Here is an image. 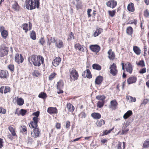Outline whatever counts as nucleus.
I'll list each match as a JSON object with an SVG mask.
<instances>
[{
    "instance_id": "nucleus-1",
    "label": "nucleus",
    "mask_w": 149,
    "mask_h": 149,
    "mask_svg": "<svg viewBox=\"0 0 149 149\" xmlns=\"http://www.w3.org/2000/svg\"><path fill=\"white\" fill-rule=\"evenodd\" d=\"M28 61L31 64H33L36 66L39 67L44 63L43 57L40 55H32L29 57Z\"/></svg>"
},
{
    "instance_id": "nucleus-2",
    "label": "nucleus",
    "mask_w": 149,
    "mask_h": 149,
    "mask_svg": "<svg viewBox=\"0 0 149 149\" xmlns=\"http://www.w3.org/2000/svg\"><path fill=\"white\" fill-rule=\"evenodd\" d=\"M25 5L26 8L28 10L38 8L40 6V0H25Z\"/></svg>"
},
{
    "instance_id": "nucleus-3",
    "label": "nucleus",
    "mask_w": 149,
    "mask_h": 149,
    "mask_svg": "<svg viewBox=\"0 0 149 149\" xmlns=\"http://www.w3.org/2000/svg\"><path fill=\"white\" fill-rule=\"evenodd\" d=\"M69 76L70 81H75L78 79L79 77L78 71L74 68L69 70Z\"/></svg>"
},
{
    "instance_id": "nucleus-4",
    "label": "nucleus",
    "mask_w": 149,
    "mask_h": 149,
    "mask_svg": "<svg viewBox=\"0 0 149 149\" xmlns=\"http://www.w3.org/2000/svg\"><path fill=\"white\" fill-rule=\"evenodd\" d=\"M122 65V69L125 72V69L127 72L131 74L132 73L133 69V66L129 62H127L126 63H121Z\"/></svg>"
},
{
    "instance_id": "nucleus-5",
    "label": "nucleus",
    "mask_w": 149,
    "mask_h": 149,
    "mask_svg": "<svg viewBox=\"0 0 149 149\" xmlns=\"http://www.w3.org/2000/svg\"><path fill=\"white\" fill-rule=\"evenodd\" d=\"M9 51L8 47L2 45L0 48V56L3 57L7 55Z\"/></svg>"
},
{
    "instance_id": "nucleus-6",
    "label": "nucleus",
    "mask_w": 149,
    "mask_h": 149,
    "mask_svg": "<svg viewBox=\"0 0 149 149\" xmlns=\"http://www.w3.org/2000/svg\"><path fill=\"white\" fill-rule=\"evenodd\" d=\"M110 73L113 76H116L118 74V70L117 69V66L116 63H113L110 68Z\"/></svg>"
},
{
    "instance_id": "nucleus-7",
    "label": "nucleus",
    "mask_w": 149,
    "mask_h": 149,
    "mask_svg": "<svg viewBox=\"0 0 149 149\" xmlns=\"http://www.w3.org/2000/svg\"><path fill=\"white\" fill-rule=\"evenodd\" d=\"M38 118L37 117H33V120L31 121L30 123L29 124V126L30 127L33 128L37 127H38Z\"/></svg>"
},
{
    "instance_id": "nucleus-8",
    "label": "nucleus",
    "mask_w": 149,
    "mask_h": 149,
    "mask_svg": "<svg viewBox=\"0 0 149 149\" xmlns=\"http://www.w3.org/2000/svg\"><path fill=\"white\" fill-rule=\"evenodd\" d=\"M117 4V1L114 0H109L106 2L107 6L112 9L115 8Z\"/></svg>"
},
{
    "instance_id": "nucleus-9",
    "label": "nucleus",
    "mask_w": 149,
    "mask_h": 149,
    "mask_svg": "<svg viewBox=\"0 0 149 149\" xmlns=\"http://www.w3.org/2000/svg\"><path fill=\"white\" fill-rule=\"evenodd\" d=\"M89 48L92 52L97 53L101 49L100 46L98 45H92L90 46Z\"/></svg>"
},
{
    "instance_id": "nucleus-10",
    "label": "nucleus",
    "mask_w": 149,
    "mask_h": 149,
    "mask_svg": "<svg viewBox=\"0 0 149 149\" xmlns=\"http://www.w3.org/2000/svg\"><path fill=\"white\" fill-rule=\"evenodd\" d=\"M9 77V73L5 70H0V78L1 79H7Z\"/></svg>"
},
{
    "instance_id": "nucleus-11",
    "label": "nucleus",
    "mask_w": 149,
    "mask_h": 149,
    "mask_svg": "<svg viewBox=\"0 0 149 149\" xmlns=\"http://www.w3.org/2000/svg\"><path fill=\"white\" fill-rule=\"evenodd\" d=\"M61 59L60 57H56L53 60L52 64L53 66L55 67H56L58 66L61 63Z\"/></svg>"
},
{
    "instance_id": "nucleus-12",
    "label": "nucleus",
    "mask_w": 149,
    "mask_h": 149,
    "mask_svg": "<svg viewBox=\"0 0 149 149\" xmlns=\"http://www.w3.org/2000/svg\"><path fill=\"white\" fill-rule=\"evenodd\" d=\"M15 61L18 64L22 63L24 61V58L21 54H17L15 56Z\"/></svg>"
},
{
    "instance_id": "nucleus-13",
    "label": "nucleus",
    "mask_w": 149,
    "mask_h": 149,
    "mask_svg": "<svg viewBox=\"0 0 149 149\" xmlns=\"http://www.w3.org/2000/svg\"><path fill=\"white\" fill-rule=\"evenodd\" d=\"M29 26L28 24L24 23L22 24L23 29L25 31V33H27L29 30H30L32 29V24L30 22H29Z\"/></svg>"
},
{
    "instance_id": "nucleus-14",
    "label": "nucleus",
    "mask_w": 149,
    "mask_h": 149,
    "mask_svg": "<svg viewBox=\"0 0 149 149\" xmlns=\"http://www.w3.org/2000/svg\"><path fill=\"white\" fill-rule=\"evenodd\" d=\"M82 76L85 78L86 77L89 79H91L92 77V75L91 74V72L88 69H87L83 72Z\"/></svg>"
},
{
    "instance_id": "nucleus-15",
    "label": "nucleus",
    "mask_w": 149,
    "mask_h": 149,
    "mask_svg": "<svg viewBox=\"0 0 149 149\" xmlns=\"http://www.w3.org/2000/svg\"><path fill=\"white\" fill-rule=\"evenodd\" d=\"M48 113L50 114H55L58 113V110L56 107H49L47 110Z\"/></svg>"
},
{
    "instance_id": "nucleus-16",
    "label": "nucleus",
    "mask_w": 149,
    "mask_h": 149,
    "mask_svg": "<svg viewBox=\"0 0 149 149\" xmlns=\"http://www.w3.org/2000/svg\"><path fill=\"white\" fill-rule=\"evenodd\" d=\"M108 58L110 60H113L115 59V54L111 49H110L107 52Z\"/></svg>"
},
{
    "instance_id": "nucleus-17",
    "label": "nucleus",
    "mask_w": 149,
    "mask_h": 149,
    "mask_svg": "<svg viewBox=\"0 0 149 149\" xmlns=\"http://www.w3.org/2000/svg\"><path fill=\"white\" fill-rule=\"evenodd\" d=\"M84 45H81L79 43H76L74 46V47L75 49L83 52H84L85 51V50L84 48Z\"/></svg>"
},
{
    "instance_id": "nucleus-18",
    "label": "nucleus",
    "mask_w": 149,
    "mask_h": 149,
    "mask_svg": "<svg viewBox=\"0 0 149 149\" xmlns=\"http://www.w3.org/2000/svg\"><path fill=\"white\" fill-rule=\"evenodd\" d=\"M137 80L136 77L132 76L127 79V81L128 84H130L135 83Z\"/></svg>"
},
{
    "instance_id": "nucleus-19",
    "label": "nucleus",
    "mask_w": 149,
    "mask_h": 149,
    "mask_svg": "<svg viewBox=\"0 0 149 149\" xmlns=\"http://www.w3.org/2000/svg\"><path fill=\"white\" fill-rule=\"evenodd\" d=\"M127 9L129 12H134L135 10V8L134 3L132 2L130 3L127 6Z\"/></svg>"
},
{
    "instance_id": "nucleus-20",
    "label": "nucleus",
    "mask_w": 149,
    "mask_h": 149,
    "mask_svg": "<svg viewBox=\"0 0 149 149\" xmlns=\"http://www.w3.org/2000/svg\"><path fill=\"white\" fill-rule=\"evenodd\" d=\"M103 80V78L102 76H97L95 81V84L97 85H100L102 82Z\"/></svg>"
},
{
    "instance_id": "nucleus-21",
    "label": "nucleus",
    "mask_w": 149,
    "mask_h": 149,
    "mask_svg": "<svg viewBox=\"0 0 149 149\" xmlns=\"http://www.w3.org/2000/svg\"><path fill=\"white\" fill-rule=\"evenodd\" d=\"M110 104V107L113 110H115L117 107L118 103L116 100H114L111 101Z\"/></svg>"
},
{
    "instance_id": "nucleus-22",
    "label": "nucleus",
    "mask_w": 149,
    "mask_h": 149,
    "mask_svg": "<svg viewBox=\"0 0 149 149\" xmlns=\"http://www.w3.org/2000/svg\"><path fill=\"white\" fill-rule=\"evenodd\" d=\"M66 108L68 112L72 113L73 112L75 109L74 107L70 103H67L66 105Z\"/></svg>"
},
{
    "instance_id": "nucleus-23",
    "label": "nucleus",
    "mask_w": 149,
    "mask_h": 149,
    "mask_svg": "<svg viewBox=\"0 0 149 149\" xmlns=\"http://www.w3.org/2000/svg\"><path fill=\"white\" fill-rule=\"evenodd\" d=\"M133 49L134 52L136 55H139L140 54L141 50L139 47L137 46H134L133 47Z\"/></svg>"
},
{
    "instance_id": "nucleus-24",
    "label": "nucleus",
    "mask_w": 149,
    "mask_h": 149,
    "mask_svg": "<svg viewBox=\"0 0 149 149\" xmlns=\"http://www.w3.org/2000/svg\"><path fill=\"white\" fill-rule=\"evenodd\" d=\"M91 116L95 119H100L101 117V115L100 113L97 112H93L91 113Z\"/></svg>"
},
{
    "instance_id": "nucleus-25",
    "label": "nucleus",
    "mask_w": 149,
    "mask_h": 149,
    "mask_svg": "<svg viewBox=\"0 0 149 149\" xmlns=\"http://www.w3.org/2000/svg\"><path fill=\"white\" fill-rule=\"evenodd\" d=\"M34 128V129L33 130V132L34 134L33 137L35 138L39 137L40 135V131L38 128L36 127Z\"/></svg>"
},
{
    "instance_id": "nucleus-26",
    "label": "nucleus",
    "mask_w": 149,
    "mask_h": 149,
    "mask_svg": "<svg viewBox=\"0 0 149 149\" xmlns=\"http://www.w3.org/2000/svg\"><path fill=\"white\" fill-rule=\"evenodd\" d=\"M64 82L63 80H60L57 82L56 84V88L57 89H63L64 87Z\"/></svg>"
},
{
    "instance_id": "nucleus-27",
    "label": "nucleus",
    "mask_w": 149,
    "mask_h": 149,
    "mask_svg": "<svg viewBox=\"0 0 149 149\" xmlns=\"http://www.w3.org/2000/svg\"><path fill=\"white\" fill-rule=\"evenodd\" d=\"M20 7L19 5L17 2L16 1H15L14 3L12 5V8L15 10L16 11H19L20 9Z\"/></svg>"
},
{
    "instance_id": "nucleus-28",
    "label": "nucleus",
    "mask_w": 149,
    "mask_h": 149,
    "mask_svg": "<svg viewBox=\"0 0 149 149\" xmlns=\"http://www.w3.org/2000/svg\"><path fill=\"white\" fill-rule=\"evenodd\" d=\"M16 102L17 104L19 106H22L24 103V101L23 99L22 98L17 97Z\"/></svg>"
},
{
    "instance_id": "nucleus-29",
    "label": "nucleus",
    "mask_w": 149,
    "mask_h": 149,
    "mask_svg": "<svg viewBox=\"0 0 149 149\" xmlns=\"http://www.w3.org/2000/svg\"><path fill=\"white\" fill-rule=\"evenodd\" d=\"M103 30V29L102 28L97 29L93 34L94 36L95 37L99 36L102 32Z\"/></svg>"
},
{
    "instance_id": "nucleus-30",
    "label": "nucleus",
    "mask_w": 149,
    "mask_h": 149,
    "mask_svg": "<svg viewBox=\"0 0 149 149\" xmlns=\"http://www.w3.org/2000/svg\"><path fill=\"white\" fill-rule=\"evenodd\" d=\"M126 32L127 34L132 36L133 32L132 28L130 26L128 27L126 29Z\"/></svg>"
},
{
    "instance_id": "nucleus-31",
    "label": "nucleus",
    "mask_w": 149,
    "mask_h": 149,
    "mask_svg": "<svg viewBox=\"0 0 149 149\" xmlns=\"http://www.w3.org/2000/svg\"><path fill=\"white\" fill-rule=\"evenodd\" d=\"M132 111L131 110H129L124 114L123 116V118L125 119H126L132 115Z\"/></svg>"
},
{
    "instance_id": "nucleus-32",
    "label": "nucleus",
    "mask_w": 149,
    "mask_h": 149,
    "mask_svg": "<svg viewBox=\"0 0 149 149\" xmlns=\"http://www.w3.org/2000/svg\"><path fill=\"white\" fill-rule=\"evenodd\" d=\"M56 46L58 48H61L63 47V43L61 40H59L58 42H57L55 43Z\"/></svg>"
},
{
    "instance_id": "nucleus-33",
    "label": "nucleus",
    "mask_w": 149,
    "mask_h": 149,
    "mask_svg": "<svg viewBox=\"0 0 149 149\" xmlns=\"http://www.w3.org/2000/svg\"><path fill=\"white\" fill-rule=\"evenodd\" d=\"M105 124V122L104 120L103 119H101L100 120H98L96 123V124L97 126L98 127H100L104 125Z\"/></svg>"
},
{
    "instance_id": "nucleus-34",
    "label": "nucleus",
    "mask_w": 149,
    "mask_h": 149,
    "mask_svg": "<svg viewBox=\"0 0 149 149\" xmlns=\"http://www.w3.org/2000/svg\"><path fill=\"white\" fill-rule=\"evenodd\" d=\"M142 148H149V139H147L144 141Z\"/></svg>"
},
{
    "instance_id": "nucleus-35",
    "label": "nucleus",
    "mask_w": 149,
    "mask_h": 149,
    "mask_svg": "<svg viewBox=\"0 0 149 149\" xmlns=\"http://www.w3.org/2000/svg\"><path fill=\"white\" fill-rule=\"evenodd\" d=\"M136 63L138 66L141 67H143L145 66V62L143 60L139 61L138 62L136 61Z\"/></svg>"
},
{
    "instance_id": "nucleus-36",
    "label": "nucleus",
    "mask_w": 149,
    "mask_h": 149,
    "mask_svg": "<svg viewBox=\"0 0 149 149\" xmlns=\"http://www.w3.org/2000/svg\"><path fill=\"white\" fill-rule=\"evenodd\" d=\"M8 129L10 131V132L12 135L13 136H16L17 137V136L16 134L15 129L14 128H13L12 127L9 126L8 127Z\"/></svg>"
},
{
    "instance_id": "nucleus-37",
    "label": "nucleus",
    "mask_w": 149,
    "mask_h": 149,
    "mask_svg": "<svg viewBox=\"0 0 149 149\" xmlns=\"http://www.w3.org/2000/svg\"><path fill=\"white\" fill-rule=\"evenodd\" d=\"M27 128L25 125H22L21 127L20 132L22 133H24L25 134H26L27 133Z\"/></svg>"
},
{
    "instance_id": "nucleus-38",
    "label": "nucleus",
    "mask_w": 149,
    "mask_h": 149,
    "mask_svg": "<svg viewBox=\"0 0 149 149\" xmlns=\"http://www.w3.org/2000/svg\"><path fill=\"white\" fill-rule=\"evenodd\" d=\"M92 67L94 69L96 70H100L102 68L101 66L100 65L97 63L93 64L92 65Z\"/></svg>"
},
{
    "instance_id": "nucleus-39",
    "label": "nucleus",
    "mask_w": 149,
    "mask_h": 149,
    "mask_svg": "<svg viewBox=\"0 0 149 149\" xmlns=\"http://www.w3.org/2000/svg\"><path fill=\"white\" fill-rule=\"evenodd\" d=\"M47 43L49 44V45L51 44L52 43H54L55 42L56 40L54 37L53 38L51 37H47Z\"/></svg>"
},
{
    "instance_id": "nucleus-40",
    "label": "nucleus",
    "mask_w": 149,
    "mask_h": 149,
    "mask_svg": "<svg viewBox=\"0 0 149 149\" xmlns=\"http://www.w3.org/2000/svg\"><path fill=\"white\" fill-rule=\"evenodd\" d=\"M38 97L43 99H45L47 97V95L45 93L41 92L39 94Z\"/></svg>"
},
{
    "instance_id": "nucleus-41",
    "label": "nucleus",
    "mask_w": 149,
    "mask_h": 149,
    "mask_svg": "<svg viewBox=\"0 0 149 149\" xmlns=\"http://www.w3.org/2000/svg\"><path fill=\"white\" fill-rule=\"evenodd\" d=\"M122 143L121 142H118V146L117 147L118 149H124L125 148V142H123V148L121 147Z\"/></svg>"
},
{
    "instance_id": "nucleus-42",
    "label": "nucleus",
    "mask_w": 149,
    "mask_h": 149,
    "mask_svg": "<svg viewBox=\"0 0 149 149\" xmlns=\"http://www.w3.org/2000/svg\"><path fill=\"white\" fill-rule=\"evenodd\" d=\"M31 38L33 40H35L36 39V33L34 31H32L30 35Z\"/></svg>"
},
{
    "instance_id": "nucleus-43",
    "label": "nucleus",
    "mask_w": 149,
    "mask_h": 149,
    "mask_svg": "<svg viewBox=\"0 0 149 149\" xmlns=\"http://www.w3.org/2000/svg\"><path fill=\"white\" fill-rule=\"evenodd\" d=\"M106 97L104 95H98L96 97L97 99L102 101H105Z\"/></svg>"
},
{
    "instance_id": "nucleus-44",
    "label": "nucleus",
    "mask_w": 149,
    "mask_h": 149,
    "mask_svg": "<svg viewBox=\"0 0 149 149\" xmlns=\"http://www.w3.org/2000/svg\"><path fill=\"white\" fill-rule=\"evenodd\" d=\"M108 13L109 16L111 17H113L116 13V10H109Z\"/></svg>"
},
{
    "instance_id": "nucleus-45",
    "label": "nucleus",
    "mask_w": 149,
    "mask_h": 149,
    "mask_svg": "<svg viewBox=\"0 0 149 149\" xmlns=\"http://www.w3.org/2000/svg\"><path fill=\"white\" fill-rule=\"evenodd\" d=\"M8 68L12 72L14 71L15 70V66L13 64H10L7 66Z\"/></svg>"
},
{
    "instance_id": "nucleus-46",
    "label": "nucleus",
    "mask_w": 149,
    "mask_h": 149,
    "mask_svg": "<svg viewBox=\"0 0 149 149\" xmlns=\"http://www.w3.org/2000/svg\"><path fill=\"white\" fill-rule=\"evenodd\" d=\"M1 35L3 38H6L8 35V31L5 30L1 32Z\"/></svg>"
},
{
    "instance_id": "nucleus-47",
    "label": "nucleus",
    "mask_w": 149,
    "mask_h": 149,
    "mask_svg": "<svg viewBox=\"0 0 149 149\" xmlns=\"http://www.w3.org/2000/svg\"><path fill=\"white\" fill-rule=\"evenodd\" d=\"M105 103V101H98L97 103V106L99 108H101L103 107Z\"/></svg>"
},
{
    "instance_id": "nucleus-48",
    "label": "nucleus",
    "mask_w": 149,
    "mask_h": 149,
    "mask_svg": "<svg viewBox=\"0 0 149 149\" xmlns=\"http://www.w3.org/2000/svg\"><path fill=\"white\" fill-rule=\"evenodd\" d=\"M57 75V74L55 72H54L52 73L49 77V79L50 80H52L54 79L56 75Z\"/></svg>"
},
{
    "instance_id": "nucleus-49",
    "label": "nucleus",
    "mask_w": 149,
    "mask_h": 149,
    "mask_svg": "<svg viewBox=\"0 0 149 149\" xmlns=\"http://www.w3.org/2000/svg\"><path fill=\"white\" fill-rule=\"evenodd\" d=\"M129 130V129L127 128V127L125 126L124 127H123L122 132L121 134V135H123L126 134Z\"/></svg>"
},
{
    "instance_id": "nucleus-50",
    "label": "nucleus",
    "mask_w": 149,
    "mask_h": 149,
    "mask_svg": "<svg viewBox=\"0 0 149 149\" xmlns=\"http://www.w3.org/2000/svg\"><path fill=\"white\" fill-rule=\"evenodd\" d=\"M5 89H4V93L6 94L8 92L10 93L11 91V88L8 86H6L5 87Z\"/></svg>"
},
{
    "instance_id": "nucleus-51",
    "label": "nucleus",
    "mask_w": 149,
    "mask_h": 149,
    "mask_svg": "<svg viewBox=\"0 0 149 149\" xmlns=\"http://www.w3.org/2000/svg\"><path fill=\"white\" fill-rule=\"evenodd\" d=\"M114 129V127H113L112 129L109 130H104L103 132V134L102 135V136L107 135L108 134L110 133Z\"/></svg>"
},
{
    "instance_id": "nucleus-52",
    "label": "nucleus",
    "mask_w": 149,
    "mask_h": 149,
    "mask_svg": "<svg viewBox=\"0 0 149 149\" xmlns=\"http://www.w3.org/2000/svg\"><path fill=\"white\" fill-rule=\"evenodd\" d=\"M143 16L146 18H148L149 16V11L148 9H146L143 11Z\"/></svg>"
},
{
    "instance_id": "nucleus-53",
    "label": "nucleus",
    "mask_w": 149,
    "mask_h": 149,
    "mask_svg": "<svg viewBox=\"0 0 149 149\" xmlns=\"http://www.w3.org/2000/svg\"><path fill=\"white\" fill-rule=\"evenodd\" d=\"M26 113V110L23 109H21L19 111V114L23 116H24Z\"/></svg>"
},
{
    "instance_id": "nucleus-54",
    "label": "nucleus",
    "mask_w": 149,
    "mask_h": 149,
    "mask_svg": "<svg viewBox=\"0 0 149 149\" xmlns=\"http://www.w3.org/2000/svg\"><path fill=\"white\" fill-rule=\"evenodd\" d=\"M69 37L68 38V40H70L72 38L73 39H74L75 37L73 33L71 32L69 34Z\"/></svg>"
},
{
    "instance_id": "nucleus-55",
    "label": "nucleus",
    "mask_w": 149,
    "mask_h": 149,
    "mask_svg": "<svg viewBox=\"0 0 149 149\" xmlns=\"http://www.w3.org/2000/svg\"><path fill=\"white\" fill-rule=\"evenodd\" d=\"M76 8L78 9H81L82 8V3L81 2H77L76 5Z\"/></svg>"
},
{
    "instance_id": "nucleus-56",
    "label": "nucleus",
    "mask_w": 149,
    "mask_h": 149,
    "mask_svg": "<svg viewBox=\"0 0 149 149\" xmlns=\"http://www.w3.org/2000/svg\"><path fill=\"white\" fill-rule=\"evenodd\" d=\"M65 128L68 130L70 129V122L69 120L67 121L66 122Z\"/></svg>"
},
{
    "instance_id": "nucleus-57",
    "label": "nucleus",
    "mask_w": 149,
    "mask_h": 149,
    "mask_svg": "<svg viewBox=\"0 0 149 149\" xmlns=\"http://www.w3.org/2000/svg\"><path fill=\"white\" fill-rule=\"evenodd\" d=\"M144 53H143V56L145 57H147L148 56L146 53L147 51V47L145 46H144Z\"/></svg>"
},
{
    "instance_id": "nucleus-58",
    "label": "nucleus",
    "mask_w": 149,
    "mask_h": 149,
    "mask_svg": "<svg viewBox=\"0 0 149 149\" xmlns=\"http://www.w3.org/2000/svg\"><path fill=\"white\" fill-rule=\"evenodd\" d=\"M6 109L3 108L2 107H0V114H5L6 113Z\"/></svg>"
},
{
    "instance_id": "nucleus-59",
    "label": "nucleus",
    "mask_w": 149,
    "mask_h": 149,
    "mask_svg": "<svg viewBox=\"0 0 149 149\" xmlns=\"http://www.w3.org/2000/svg\"><path fill=\"white\" fill-rule=\"evenodd\" d=\"M146 69L145 68H142L139 71V73L141 74H143L146 72Z\"/></svg>"
},
{
    "instance_id": "nucleus-60",
    "label": "nucleus",
    "mask_w": 149,
    "mask_h": 149,
    "mask_svg": "<svg viewBox=\"0 0 149 149\" xmlns=\"http://www.w3.org/2000/svg\"><path fill=\"white\" fill-rule=\"evenodd\" d=\"M39 42L43 45L45 42V41L44 38H41L39 39Z\"/></svg>"
},
{
    "instance_id": "nucleus-61",
    "label": "nucleus",
    "mask_w": 149,
    "mask_h": 149,
    "mask_svg": "<svg viewBox=\"0 0 149 149\" xmlns=\"http://www.w3.org/2000/svg\"><path fill=\"white\" fill-rule=\"evenodd\" d=\"M4 146V142L3 139L0 138V149L2 148Z\"/></svg>"
},
{
    "instance_id": "nucleus-62",
    "label": "nucleus",
    "mask_w": 149,
    "mask_h": 149,
    "mask_svg": "<svg viewBox=\"0 0 149 149\" xmlns=\"http://www.w3.org/2000/svg\"><path fill=\"white\" fill-rule=\"evenodd\" d=\"M39 114L40 112L39 111H37L36 112L33 113L32 114L33 116H36L34 117H37V118H38V117L39 116Z\"/></svg>"
},
{
    "instance_id": "nucleus-63",
    "label": "nucleus",
    "mask_w": 149,
    "mask_h": 149,
    "mask_svg": "<svg viewBox=\"0 0 149 149\" xmlns=\"http://www.w3.org/2000/svg\"><path fill=\"white\" fill-rule=\"evenodd\" d=\"M92 10L91 9H88L87 10V13L88 15V18L91 17V15L90 14Z\"/></svg>"
},
{
    "instance_id": "nucleus-64",
    "label": "nucleus",
    "mask_w": 149,
    "mask_h": 149,
    "mask_svg": "<svg viewBox=\"0 0 149 149\" xmlns=\"http://www.w3.org/2000/svg\"><path fill=\"white\" fill-rule=\"evenodd\" d=\"M79 115L81 118H85L86 117V114L84 112H81Z\"/></svg>"
}]
</instances>
